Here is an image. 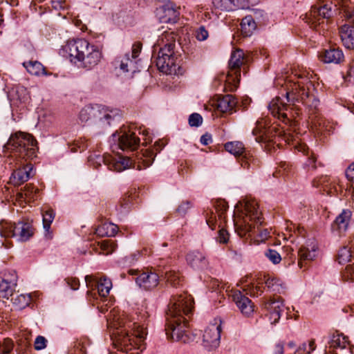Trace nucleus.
I'll list each match as a JSON object with an SVG mask.
<instances>
[{
  "instance_id": "nucleus-1",
  "label": "nucleus",
  "mask_w": 354,
  "mask_h": 354,
  "mask_svg": "<svg viewBox=\"0 0 354 354\" xmlns=\"http://www.w3.org/2000/svg\"><path fill=\"white\" fill-rule=\"evenodd\" d=\"M109 326L113 328L111 337L113 346L122 352L110 354H140L146 348L147 332L143 325L118 317L114 318Z\"/></svg>"
},
{
  "instance_id": "nucleus-2",
  "label": "nucleus",
  "mask_w": 354,
  "mask_h": 354,
  "mask_svg": "<svg viewBox=\"0 0 354 354\" xmlns=\"http://www.w3.org/2000/svg\"><path fill=\"white\" fill-rule=\"evenodd\" d=\"M193 304L192 297L187 293L172 297L166 313L165 330L168 337L183 342L188 340L185 330L188 321L184 315L189 317L192 314Z\"/></svg>"
},
{
  "instance_id": "nucleus-3",
  "label": "nucleus",
  "mask_w": 354,
  "mask_h": 354,
  "mask_svg": "<svg viewBox=\"0 0 354 354\" xmlns=\"http://www.w3.org/2000/svg\"><path fill=\"white\" fill-rule=\"evenodd\" d=\"M235 231L241 237L255 232V226L261 240L267 239L269 231L267 229L260 230L259 225L262 223L261 213L258 210V204L255 201H247L244 209L234 219Z\"/></svg>"
},
{
  "instance_id": "nucleus-4",
  "label": "nucleus",
  "mask_w": 354,
  "mask_h": 354,
  "mask_svg": "<svg viewBox=\"0 0 354 354\" xmlns=\"http://www.w3.org/2000/svg\"><path fill=\"white\" fill-rule=\"evenodd\" d=\"M164 46L159 49L156 64L158 70L167 75H179L183 74L182 68L176 63L174 52L176 38L173 32H165L161 38Z\"/></svg>"
},
{
  "instance_id": "nucleus-5",
  "label": "nucleus",
  "mask_w": 354,
  "mask_h": 354,
  "mask_svg": "<svg viewBox=\"0 0 354 354\" xmlns=\"http://www.w3.org/2000/svg\"><path fill=\"white\" fill-rule=\"evenodd\" d=\"M37 150V142L33 136L21 131L11 134L3 146L5 153H10L25 161L35 158Z\"/></svg>"
},
{
  "instance_id": "nucleus-6",
  "label": "nucleus",
  "mask_w": 354,
  "mask_h": 354,
  "mask_svg": "<svg viewBox=\"0 0 354 354\" xmlns=\"http://www.w3.org/2000/svg\"><path fill=\"white\" fill-rule=\"evenodd\" d=\"M155 156L153 149H147L136 153L133 159L124 156H119L117 158L108 156L100 158V159L107 165L109 169L122 171L130 167L139 170L145 169L153 163Z\"/></svg>"
},
{
  "instance_id": "nucleus-7",
  "label": "nucleus",
  "mask_w": 354,
  "mask_h": 354,
  "mask_svg": "<svg viewBox=\"0 0 354 354\" xmlns=\"http://www.w3.org/2000/svg\"><path fill=\"white\" fill-rule=\"evenodd\" d=\"M117 115L116 111L102 105H86L82 108L79 114L82 122H90L99 129L109 127Z\"/></svg>"
},
{
  "instance_id": "nucleus-8",
  "label": "nucleus",
  "mask_w": 354,
  "mask_h": 354,
  "mask_svg": "<svg viewBox=\"0 0 354 354\" xmlns=\"http://www.w3.org/2000/svg\"><path fill=\"white\" fill-rule=\"evenodd\" d=\"M286 95L287 101L292 103V106L296 102H302L308 109L309 118L319 114V100L314 95L309 94L304 82H297L291 85L290 90L286 92Z\"/></svg>"
},
{
  "instance_id": "nucleus-9",
  "label": "nucleus",
  "mask_w": 354,
  "mask_h": 354,
  "mask_svg": "<svg viewBox=\"0 0 354 354\" xmlns=\"http://www.w3.org/2000/svg\"><path fill=\"white\" fill-rule=\"evenodd\" d=\"M247 62V57L241 49H236L231 54L228 63L229 71L225 79V89L230 91H235L239 84L241 67Z\"/></svg>"
},
{
  "instance_id": "nucleus-10",
  "label": "nucleus",
  "mask_w": 354,
  "mask_h": 354,
  "mask_svg": "<svg viewBox=\"0 0 354 354\" xmlns=\"http://www.w3.org/2000/svg\"><path fill=\"white\" fill-rule=\"evenodd\" d=\"M317 1L319 5L312 6L304 18L312 28H316L324 23V19L332 17L336 10V6L333 4L331 0H317Z\"/></svg>"
},
{
  "instance_id": "nucleus-11",
  "label": "nucleus",
  "mask_w": 354,
  "mask_h": 354,
  "mask_svg": "<svg viewBox=\"0 0 354 354\" xmlns=\"http://www.w3.org/2000/svg\"><path fill=\"white\" fill-rule=\"evenodd\" d=\"M2 236H11L19 241H26L32 236L34 232L30 223L18 222L17 223H5L2 224L0 231Z\"/></svg>"
},
{
  "instance_id": "nucleus-12",
  "label": "nucleus",
  "mask_w": 354,
  "mask_h": 354,
  "mask_svg": "<svg viewBox=\"0 0 354 354\" xmlns=\"http://www.w3.org/2000/svg\"><path fill=\"white\" fill-rule=\"evenodd\" d=\"M344 17L348 24L343 25L339 35L343 45L348 49H354V8L348 7L344 10Z\"/></svg>"
},
{
  "instance_id": "nucleus-13",
  "label": "nucleus",
  "mask_w": 354,
  "mask_h": 354,
  "mask_svg": "<svg viewBox=\"0 0 354 354\" xmlns=\"http://www.w3.org/2000/svg\"><path fill=\"white\" fill-rule=\"evenodd\" d=\"M102 57V53L98 48L89 44L88 48H86L84 51V55L80 57L75 65L78 68L91 70L100 62Z\"/></svg>"
},
{
  "instance_id": "nucleus-14",
  "label": "nucleus",
  "mask_w": 354,
  "mask_h": 354,
  "mask_svg": "<svg viewBox=\"0 0 354 354\" xmlns=\"http://www.w3.org/2000/svg\"><path fill=\"white\" fill-rule=\"evenodd\" d=\"M128 273L131 275H136V283L139 287L146 290L156 288L159 283L158 274L151 271L140 273L138 270L130 269Z\"/></svg>"
},
{
  "instance_id": "nucleus-15",
  "label": "nucleus",
  "mask_w": 354,
  "mask_h": 354,
  "mask_svg": "<svg viewBox=\"0 0 354 354\" xmlns=\"http://www.w3.org/2000/svg\"><path fill=\"white\" fill-rule=\"evenodd\" d=\"M214 322L206 328L203 335L204 346L209 348H216L220 344L221 320L215 319Z\"/></svg>"
},
{
  "instance_id": "nucleus-16",
  "label": "nucleus",
  "mask_w": 354,
  "mask_h": 354,
  "mask_svg": "<svg viewBox=\"0 0 354 354\" xmlns=\"http://www.w3.org/2000/svg\"><path fill=\"white\" fill-rule=\"evenodd\" d=\"M89 42L84 39L68 40L64 46V50L68 54L71 62L75 64L88 48Z\"/></svg>"
},
{
  "instance_id": "nucleus-17",
  "label": "nucleus",
  "mask_w": 354,
  "mask_h": 354,
  "mask_svg": "<svg viewBox=\"0 0 354 354\" xmlns=\"http://www.w3.org/2000/svg\"><path fill=\"white\" fill-rule=\"evenodd\" d=\"M94 281L95 279L92 275H86L85 277L86 286L88 288L91 289V290L87 291V297L89 299L91 297H93L94 294L92 291L95 289L94 287L97 288L99 296L102 297H106L109 294L110 290L112 287L111 280L106 277L100 278V280L97 281L96 284L94 283Z\"/></svg>"
},
{
  "instance_id": "nucleus-18",
  "label": "nucleus",
  "mask_w": 354,
  "mask_h": 354,
  "mask_svg": "<svg viewBox=\"0 0 354 354\" xmlns=\"http://www.w3.org/2000/svg\"><path fill=\"white\" fill-rule=\"evenodd\" d=\"M277 133L276 127H268L263 120H257L256 126L252 130V135L255 137V140L257 142H270Z\"/></svg>"
},
{
  "instance_id": "nucleus-19",
  "label": "nucleus",
  "mask_w": 354,
  "mask_h": 354,
  "mask_svg": "<svg viewBox=\"0 0 354 354\" xmlns=\"http://www.w3.org/2000/svg\"><path fill=\"white\" fill-rule=\"evenodd\" d=\"M180 13L178 8L172 2H167L156 10V17L161 23H176Z\"/></svg>"
},
{
  "instance_id": "nucleus-20",
  "label": "nucleus",
  "mask_w": 354,
  "mask_h": 354,
  "mask_svg": "<svg viewBox=\"0 0 354 354\" xmlns=\"http://www.w3.org/2000/svg\"><path fill=\"white\" fill-rule=\"evenodd\" d=\"M317 245L314 241H308L305 245L300 248L299 254L298 266L303 268L317 257Z\"/></svg>"
},
{
  "instance_id": "nucleus-21",
  "label": "nucleus",
  "mask_w": 354,
  "mask_h": 354,
  "mask_svg": "<svg viewBox=\"0 0 354 354\" xmlns=\"http://www.w3.org/2000/svg\"><path fill=\"white\" fill-rule=\"evenodd\" d=\"M19 167L15 169L10 176V183L15 186H19L26 182L31 176L32 165L31 164H25L20 161Z\"/></svg>"
},
{
  "instance_id": "nucleus-22",
  "label": "nucleus",
  "mask_w": 354,
  "mask_h": 354,
  "mask_svg": "<svg viewBox=\"0 0 354 354\" xmlns=\"http://www.w3.org/2000/svg\"><path fill=\"white\" fill-rule=\"evenodd\" d=\"M352 213L349 209H343L331 225L332 232L337 236H342L347 230Z\"/></svg>"
},
{
  "instance_id": "nucleus-23",
  "label": "nucleus",
  "mask_w": 354,
  "mask_h": 354,
  "mask_svg": "<svg viewBox=\"0 0 354 354\" xmlns=\"http://www.w3.org/2000/svg\"><path fill=\"white\" fill-rule=\"evenodd\" d=\"M118 145L122 150H136L140 145V140L135 132L131 131L121 132L118 136Z\"/></svg>"
},
{
  "instance_id": "nucleus-24",
  "label": "nucleus",
  "mask_w": 354,
  "mask_h": 354,
  "mask_svg": "<svg viewBox=\"0 0 354 354\" xmlns=\"http://www.w3.org/2000/svg\"><path fill=\"white\" fill-rule=\"evenodd\" d=\"M232 298L243 315L249 317L253 313L254 308L253 303L240 290H236L232 295Z\"/></svg>"
},
{
  "instance_id": "nucleus-25",
  "label": "nucleus",
  "mask_w": 354,
  "mask_h": 354,
  "mask_svg": "<svg viewBox=\"0 0 354 354\" xmlns=\"http://www.w3.org/2000/svg\"><path fill=\"white\" fill-rule=\"evenodd\" d=\"M250 0H213L212 3L215 9L222 11H232L235 9H245L248 6Z\"/></svg>"
},
{
  "instance_id": "nucleus-26",
  "label": "nucleus",
  "mask_w": 354,
  "mask_h": 354,
  "mask_svg": "<svg viewBox=\"0 0 354 354\" xmlns=\"http://www.w3.org/2000/svg\"><path fill=\"white\" fill-rule=\"evenodd\" d=\"M290 106V104L284 103L279 97H276L270 102L268 109L273 116L285 120L288 118V113L284 111H287Z\"/></svg>"
},
{
  "instance_id": "nucleus-27",
  "label": "nucleus",
  "mask_w": 354,
  "mask_h": 354,
  "mask_svg": "<svg viewBox=\"0 0 354 354\" xmlns=\"http://www.w3.org/2000/svg\"><path fill=\"white\" fill-rule=\"evenodd\" d=\"M319 57L322 62L326 64H339L344 59L342 50L338 48L324 50L320 53Z\"/></svg>"
},
{
  "instance_id": "nucleus-28",
  "label": "nucleus",
  "mask_w": 354,
  "mask_h": 354,
  "mask_svg": "<svg viewBox=\"0 0 354 354\" xmlns=\"http://www.w3.org/2000/svg\"><path fill=\"white\" fill-rule=\"evenodd\" d=\"M265 308L270 313V319L275 324L281 317V313L283 310V302L279 298L270 299L264 304Z\"/></svg>"
},
{
  "instance_id": "nucleus-29",
  "label": "nucleus",
  "mask_w": 354,
  "mask_h": 354,
  "mask_svg": "<svg viewBox=\"0 0 354 354\" xmlns=\"http://www.w3.org/2000/svg\"><path fill=\"white\" fill-rule=\"evenodd\" d=\"M237 100L232 95H225L219 97L217 101V109L222 113H232L236 111L235 108L237 104Z\"/></svg>"
},
{
  "instance_id": "nucleus-30",
  "label": "nucleus",
  "mask_w": 354,
  "mask_h": 354,
  "mask_svg": "<svg viewBox=\"0 0 354 354\" xmlns=\"http://www.w3.org/2000/svg\"><path fill=\"white\" fill-rule=\"evenodd\" d=\"M188 264L194 269H203L207 266V261L204 254L198 251L190 252L186 257Z\"/></svg>"
},
{
  "instance_id": "nucleus-31",
  "label": "nucleus",
  "mask_w": 354,
  "mask_h": 354,
  "mask_svg": "<svg viewBox=\"0 0 354 354\" xmlns=\"http://www.w3.org/2000/svg\"><path fill=\"white\" fill-rule=\"evenodd\" d=\"M312 127L314 128L318 133H323L325 131H329L330 127L329 122L319 114L310 118Z\"/></svg>"
},
{
  "instance_id": "nucleus-32",
  "label": "nucleus",
  "mask_w": 354,
  "mask_h": 354,
  "mask_svg": "<svg viewBox=\"0 0 354 354\" xmlns=\"http://www.w3.org/2000/svg\"><path fill=\"white\" fill-rule=\"evenodd\" d=\"M118 231V227L111 223H104L96 229V234L100 236H114Z\"/></svg>"
},
{
  "instance_id": "nucleus-33",
  "label": "nucleus",
  "mask_w": 354,
  "mask_h": 354,
  "mask_svg": "<svg viewBox=\"0 0 354 354\" xmlns=\"http://www.w3.org/2000/svg\"><path fill=\"white\" fill-rule=\"evenodd\" d=\"M328 344L331 348L343 349L349 344V341L348 337L337 333L331 336Z\"/></svg>"
},
{
  "instance_id": "nucleus-34",
  "label": "nucleus",
  "mask_w": 354,
  "mask_h": 354,
  "mask_svg": "<svg viewBox=\"0 0 354 354\" xmlns=\"http://www.w3.org/2000/svg\"><path fill=\"white\" fill-rule=\"evenodd\" d=\"M225 149L227 151L239 158L245 151L244 145L240 141L228 142L225 144Z\"/></svg>"
},
{
  "instance_id": "nucleus-35",
  "label": "nucleus",
  "mask_w": 354,
  "mask_h": 354,
  "mask_svg": "<svg viewBox=\"0 0 354 354\" xmlns=\"http://www.w3.org/2000/svg\"><path fill=\"white\" fill-rule=\"evenodd\" d=\"M241 32L244 37H250L256 29V23L252 16L245 17L241 23Z\"/></svg>"
},
{
  "instance_id": "nucleus-36",
  "label": "nucleus",
  "mask_w": 354,
  "mask_h": 354,
  "mask_svg": "<svg viewBox=\"0 0 354 354\" xmlns=\"http://www.w3.org/2000/svg\"><path fill=\"white\" fill-rule=\"evenodd\" d=\"M15 283L0 279V298L8 299L14 294Z\"/></svg>"
},
{
  "instance_id": "nucleus-37",
  "label": "nucleus",
  "mask_w": 354,
  "mask_h": 354,
  "mask_svg": "<svg viewBox=\"0 0 354 354\" xmlns=\"http://www.w3.org/2000/svg\"><path fill=\"white\" fill-rule=\"evenodd\" d=\"M30 296L24 294L15 293L11 297L13 306L17 309H23L28 306L30 302Z\"/></svg>"
},
{
  "instance_id": "nucleus-38",
  "label": "nucleus",
  "mask_w": 354,
  "mask_h": 354,
  "mask_svg": "<svg viewBox=\"0 0 354 354\" xmlns=\"http://www.w3.org/2000/svg\"><path fill=\"white\" fill-rule=\"evenodd\" d=\"M265 283L266 287L272 292L282 293L285 289L284 284L281 280L277 277H268L266 279Z\"/></svg>"
},
{
  "instance_id": "nucleus-39",
  "label": "nucleus",
  "mask_w": 354,
  "mask_h": 354,
  "mask_svg": "<svg viewBox=\"0 0 354 354\" xmlns=\"http://www.w3.org/2000/svg\"><path fill=\"white\" fill-rule=\"evenodd\" d=\"M239 162L244 169H251L258 165L259 160L250 151H245L239 158Z\"/></svg>"
},
{
  "instance_id": "nucleus-40",
  "label": "nucleus",
  "mask_w": 354,
  "mask_h": 354,
  "mask_svg": "<svg viewBox=\"0 0 354 354\" xmlns=\"http://www.w3.org/2000/svg\"><path fill=\"white\" fill-rule=\"evenodd\" d=\"M27 71L34 75H39L44 73L43 65L37 61H29L23 63Z\"/></svg>"
},
{
  "instance_id": "nucleus-41",
  "label": "nucleus",
  "mask_w": 354,
  "mask_h": 354,
  "mask_svg": "<svg viewBox=\"0 0 354 354\" xmlns=\"http://www.w3.org/2000/svg\"><path fill=\"white\" fill-rule=\"evenodd\" d=\"M165 279L167 282L174 287H176L181 283L180 274L174 270H168L165 272Z\"/></svg>"
},
{
  "instance_id": "nucleus-42",
  "label": "nucleus",
  "mask_w": 354,
  "mask_h": 354,
  "mask_svg": "<svg viewBox=\"0 0 354 354\" xmlns=\"http://www.w3.org/2000/svg\"><path fill=\"white\" fill-rule=\"evenodd\" d=\"M351 248L347 246H344L339 249L337 254V261L339 263L343 264L348 262L353 257Z\"/></svg>"
},
{
  "instance_id": "nucleus-43",
  "label": "nucleus",
  "mask_w": 354,
  "mask_h": 354,
  "mask_svg": "<svg viewBox=\"0 0 354 354\" xmlns=\"http://www.w3.org/2000/svg\"><path fill=\"white\" fill-rule=\"evenodd\" d=\"M43 227L45 232H48L50 225L54 220L55 213L53 209H49L45 211L43 214Z\"/></svg>"
},
{
  "instance_id": "nucleus-44",
  "label": "nucleus",
  "mask_w": 354,
  "mask_h": 354,
  "mask_svg": "<svg viewBox=\"0 0 354 354\" xmlns=\"http://www.w3.org/2000/svg\"><path fill=\"white\" fill-rule=\"evenodd\" d=\"M315 341L311 340L308 345L306 343L300 345L295 352V354H310V352L315 350Z\"/></svg>"
},
{
  "instance_id": "nucleus-45",
  "label": "nucleus",
  "mask_w": 354,
  "mask_h": 354,
  "mask_svg": "<svg viewBox=\"0 0 354 354\" xmlns=\"http://www.w3.org/2000/svg\"><path fill=\"white\" fill-rule=\"evenodd\" d=\"M265 256L268 258V259L272 262L273 264H278L281 261V257L278 252L275 250L268 249L265 252Z\"/></svg>"
},
{
  "instance_id": "nucleus-46",
  "label": "nucleus",
  "mask_w": 354,
  "mask_h": 354,
  "mask_svg": "<svg viewBox=\"0 0 354 354\" xmlns=\"http://www.w3.org/2000/svg\"><path fill=\"white\" fill-rule=\"evenodd\" d=\"M136 62L131 59L129 54H126L122 60L121 61L120 68L123 72H128L129 67L133 68Z\"/></svg>"
},
{
  "instance_id": "nucleus-47",
  "label": "nucleus",
  "mask_w": 354,
  "mask_h": 354,
  "mask_svg": "<svg viewBox=\"0 0 354 354\" xmlns=\"http://www.w3.org/2000/svg\"><path fill=\"white\" fill-rule=\"evenodd\" d=\"M115 248L116 243L111 240H105L101 243V249L106 254L112 253Z\"/></svg>"
},
{
  "instance_id": "nucleus-48",
  "label": "nucleus",
  "mask_w": 354,
  "mask_h": 354,
  "mask_svg": "<svg viewBox=\"0 0 354 354\" xmlns=\"http://www.w3.org/2000/svg\"><path fill=\"white\" fill-rule=\"evenodd\" d=\"M13 348V342L10 339H5L0 343V354H8Z\"/></svg>"
},
{
  "instance_id": "nucleus-49",
  "label": "nucleus",
  "mask_w": 354,
  "mask_h": 354,
  "mask_svg": "<svg viewBox=\"0 0 354 354\" xmlns=\"http://www.w3.org/2000/svg\"><path fill=\"white\" fill-rule=\"evenodd\" d=\"M343 280L345 281L354 280V265H348L342 273Z\"/></svg>"
},
{
  "instance_id": "nucleus-50",
  "label": "nucleus",
  "mask_w": 354,
  "mask_h": 354,
  "mask_svg": "<svg viewBox=\"0 0 354 354\" xmlns=\"http://www.w3.org/2000/svg\"><path fill=\"white\" fill-rule=\"evenodd\" d=\"M203 122V118L198 113H194L189 117V124L191 127H199Z\"/></svg>"
},
{
  "instance_id": "nucleus-51",
  "label": "nucleus",
  "mask_w": 354,
  "mask_h": 354,
  "mask_svg": "<svg viewBox=\"0 0 354 354\" xmlns=\"http://www.w3.org/2000/svg\"><path fill=\"white\" fill-rule=\"evenodd\" d=\"M24 195L27 199H34L35 194L38 192V189L32 185H26L24 187Z\"/></svg>"
},
{
  "instance_id": "nucleus-52",
  "label": "nucleus",
  "mask_w": 354,
  "mask_h": 354,
  "mask_svg": "<svg viewBox=\"0 0 354 354\" xmlns=\"http://www.w3.org/2000/svg\"><path fill=\"white\" fill-rule=\"evenodd\" d=\"M47 340L46 339L41 335L36 337L34 342V348L37 351H40L46 347Z\"/></svg>"
},
{
  "instance_id": "nucleus-53",
  "label": "nucleus",
  "mask_w": 354,
  "mask_h": 354,
  "mask_svg": "<svg viewBox=\"0 0 354 354\" xmlns=\"http://www.w3.org/2000/svg\"><path fill=\"white\" fill-rule=\"evenodd\" d=\"M209 32L205 26H201L196 30V37L198 41H205L208 38Z\"/></svg>"
},
{
  "instance_id": "nucleus-54",
  "label": "nucleus",
  "mask_w": 354,
  "mask_h": 354,
  "mask_svg": "<svg viewBox=\"0 0 354 354\" xmlns=\"http://www.w3.org/2000/svg\"><path fill=\"white\" fill-rule=\"evenodd\" d=\"M192 205L189 201H183L177 208V212L182 216L187 214V211L192 207Z\"/></svg>"
},
{
  "instance_id": "nucleus-55",
  "label": "nucleus",
  "mask_w": 354,
  "mask_h": 354,
  "mask_svg": "<svg viewBox=\"0 0 354 354\" xmlns=\"http://www.w3.org/2000/svg\"><path fill=\"white\" fill-rule=\"evenodd\" d=\"M142 49V44L140 42H136L132 46V53H131V59H136Z\"/></svg>"
},
{
  "instance_id": "nucleus-56",
  "label": "nucleus",
  "mask_w": 354,
  "mask_h": 354,
  "mask_svg": "<svg viewBox=\"0 0 354 354\" xmlns=\"http://www.w3.org/2000/svg\"><path fill=\"white\" fill-rule=\"evenodd\" d=\"M217 239L221 243H226L229 239V234L224 229H221L218 232Z\"/></svg>"
},
{
  "instance_id": "nucleus-57",
  "label": "nucleus",
  "mask_w": 354,
  "mask_h": 354,
  "mask_svg": "<svg viewBox=\"0 0 354 354\" xmlns=\"http://www.w3.org/2000/svg\"><path fill=\"white\" fill-rule=\"evenodd\" d=\"M66 281L72 290H77L80 286V281L77 278H67Z\"/></svg>"
},
{
  "instance_id": "nucleus-58",
  "label": "nucleus",
  "mask_w": 354,
  "mask_h": 354,
  "mask_svg": "<svg viewBox=\"0 0 354 354\" xmlns=\"http://www.w3.org/2000/svg\"><path fill=\"white\" fill-rule=\"evenodd\" d=\"M346 176L349 181L354 183V162L351 163L346 169Z\"/></svg>"
},
{
  "instance_id": "nucleus-59",
  "label": "nucleus",
  "mask_w": 354,
  "mask_h": 354,
  "mask_svg": "<svg viewBox=\"0 0 354 354\" xmlns=\"http://www.w3.org/2000/svg\"><path fill=\"white\" fill-rule=\"evenodd\" d=\"M52 7L55 10H64L67 8V6L65 1L59 0V1H51Z\"/></svg>"
},
{
  "instance_id": "nucleus-60",
  "label": "nucleus",
  "mask_w": 354,
  "mask_h": 354,
  "mask_svg": "<svg viewBox=\"0 0 354 354\" xmlns=\"http://www.w3.org/2000/svg\"><path fill=\"white\" fill-rule=\"evenodd\" d=\"M216 208L218 216L221 217L223 214L226 211L227 205H226L225 201H220L219 204L217 205V207Z\"/></svg>"
},
{
  "instance_id": "nucleus-61",
  "label": "nucleus",
  "mask_w": 354,
  "mask_h": 354,
  "mask_svg": "<svg viewBox=\"0 0 354 354\" xmlns=\"http://www.w3.org/2000/svg\"><path fill=\"white\" fill-rule=\"evenodd\" d=\"M346 80L354 84V60L351 63L350 68L347 73Z\"/></svg>"
},
{
  "instance_id": "nucleus-62",
  "label": "nucleus",
  "mask_w": 354,
  "mask_h": 354,
  "mask_svg": "<svg viewBox=\"0 0 354 354\" xmlns=\"http://www.w3.org/2000/svg\"><path fill=\"white\" fill-rule=\"evenodd\" d=\"M212 136L209 133H205L203 135L201 138V142L203 145H207L210 142H212Z\"/></svg>"
},
{
  "instance_id": "nucleus-63",
  "label": "nucleus",
  "mask_w": 354,
  "mask_h": 354,
  "mask_svg": "<svg viewBox=\"0 0 354 354\" xmlns=\"http://www.w3.org/2000/svg\"><path fill=\"white\" fill-rule=\"evenodd\" d=\"M215 220H216V215H214L213 213H212V216L207 218L206 222L207 225L212 228L214 229V227L215 226Z\"/></svg>"
},
{
  "instance_id": "nucleus-64",
  "label": "nucleus",
  "mask_w": 354,
  "mask_h": 354,
  "mask_svg": "<svg viewBox=\"0 0 354 354\" xmlns=\"http://www.w3.org/2000/svg\"><path fill=\"white\" fill-rule=\"evenodd\" d=\"M274 354H283V344L281 343L276 344Z\"/></svg>"
}]
</instances>
